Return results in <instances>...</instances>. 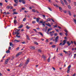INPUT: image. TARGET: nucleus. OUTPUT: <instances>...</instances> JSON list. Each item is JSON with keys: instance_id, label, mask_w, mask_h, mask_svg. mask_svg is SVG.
<instances>
[{"instance_id": "obj_1", "label": "nucleus", "mask_w": 76, "mask_h": 76, "mask_svg": "<svg viewBox=\"0 0 76 76\" xmlns=\"http://www.w3.org/2000/svg\"><path fill=\"white\" fill-rule=\"evenodd\" d=\"M42 57V58L44 59V61H45L46 58H47V56H46L43 55Z\"/></svg>"}, {"instance_id": "obj_2", "label": "nucleus", "mask_w": 76, "mask_h": 76, "mask_svg": "<svg viewBox=\"0 0 76 76\" xmlns=\"http://www.w3.org/2000/svg\"><path fill=\"white\" fill-rule=\"evenodd\" d=\"M59 38V37L58 36H57L56 37V39H55V42H58V39Z\"/></svg>"}, {"instance_id": "obj_3", "label": "nucleus", "mask_w": 76, "mask_h": 76, "mask_svg": "<svg viewBox=\"0 0 76 76\" xmlns=\"http://www.w3.org/2000/svg\"><path fill=\"white\" fill-rule=\"evenodd\" d=\"M7 9H13V7L12 6H8L7 7Z\"/></svg>"}, {"instance_id": "obj_4", "label": "nucleus", "mask_w": 76, "mask_h": 76, "mask_svg": "<svg viewBox=\"0 0 76 76\" xmlns=\"http://www.w3.org/2000/svg\"><path fill=\"white\" fill-rule=\"evenodd\" d=\"M22 52H20L17 54L16 55V57H18L19 56H20L21 54H22Z\"/></svg>"}, {"instance_id": "obj_5", "label": "nucleus", "mask_w": 76, "mask_h": 76, "mask_svg": "<svg viewBox=\"0 0 76 76\" xmlns=\"http://www.w3.org/2000/svg\"><path fill=\"white\" fill-rule=\"evenodd\" d=\"M63 44H62V45H64L66 43V40H64L63 41Z\"/></svg>"}, {"instance_id": "obj_6", "label": "nucleus", "mask_w": 76, "mask_h": 76, "mask_svg": "<svg viewBox=\"0 0 76 76\" xmlns=\"http://www.w3.org/2000/svg\"><path fill=\"white\" fill-rule=\"evenodd\" d=\"M30 48L31 49V50H35V47L34 46H32V47H30Z\"/></svg>"}, {"instance_id": "obj_7", "label": "nucleus", "mask_w": 76, "mask_h": 76, "mask_svg": "<svg viewBox=\"0 0 76 76\" xmlns=\"http://www.w3.org/2000/svg\"><path fill=\"white\" fill-rule=\"evenodd\" d=\"M67 44L68 46H70L71 45V42H70L69 41L68 42Z\"/></svg>"}, {"instance_id": "obj_8", "label": "nucleus", "mask_w": 76, "mask_h": 76, "mask_svg": "<svg viewBox=\"0 0 76 76\" xmlns=\"http://www.w3.org/2000/svg\"><path fill=\"white\" fill-rule=\"evenodd\" d=\"M14 1L16 4H18V0H14Z\"/></svg>"}, {"instance_id": "obj_9", "label": "nucleus", "mask_w": 76, "mask_h": 76, "mask_svg": "<svg viewBox=\"0 0 76 76\" xmlns=\"http://www.w3.org/2000/svg\"><path fill=\"white\" fill-rule=\"evenodd\" d=\"M29 62V59H27V60L26 61V63H25L26 65H27V64H28V63Z\"/></svg>"}, {"instance_id": "obj_10", "label": "nucleus", "mask_w": 76, "mask_h": 76, "mask_svg": "<svg viewBox=\"0 0 76 76\" xmlns=\"http://www.w3.org/2000/svg\"><path fill=\"white\" fill-rule=\"evenodd\" d=\"M10 45L11 47H13V44L11 42H10Z\"/></svg>"}, {"instance_id": "obj_11", "label": "nucleus", "mask_w": 76, "mask_h": 76, "mask_svg": "<svg viewBox=\"0 0 76 76\" xmlns=\"http://www.w3.org/2000/svg\"><path fill=\"white\" fill-rule=\"evenodd\" d=\"M63 1H64L65 4H66V5H67V4H68L67 3V1H66V0H63Z\"/></svg>"}, {"instance_id": "obj_12", "label": "nucleus", "mask_w": 76, "mask_h": 76, "mask_svg": "<svg viewBox=\"0 0 76 76\" xmlns=\"http://www.w3.org/2000/svg\"><path fill=\"white\" fill-rule=\"evenodd\" d=\"M26 28H27V29H29V28H31V27H29L27 25L26 26Z\"/></svg>"}, {"instance_id": "obj_13", "label": "nucleus", "mask_w": 76, "mask_h": 76, "mask_svg": "<svg viewBox=\"0 0 76 76\" xmlns=\"http://www.w3.org/2000/svg\"><path fill=\"white\" fill-rule=\"evenodd\" d=\"M17 23V21H16V19H15L14 20V23L15 24H16Z\"/></svg>"}, {"instance_id": "obj_14", "label": "nucleus", "mask_w": 76, "mask_h": 76, "mask_svg": "<svg viewBox=\"0 0 76 76\" xmlns=\"http://www.w3.org/2000/svg\"><path fill=\"white\" fill-rule=\"evenodd\" d=\"M23 66V64H20L19 66H18V67H22Z\"/></svg>"}, {"instance_id": "obj_15", "label": "nucleus", "mask_w": 76, "mask_h": 76, "mask_svg": "<svg viewBox=\"0 0 76 76\" xmlns=\"http://www.w3.org/2000/svg\"><path fill=\"white\" fill-rule=\"evenodd\" d=\"M22 27H23V25H20V26H19L18 28H22Z\"/></svg>"}, {"instance_id": "obj_16", "label": "nucleus", "mask_w": 76, "mask_h": 76, "mask_svg": "<svg viewBox=\"0 0 76 76\" xmlns=\"http://www.w3.org/2000/svg\"><path fill=\"white\" fill-rule=\"evenodd\" d=\"M14 41H15V42H20V41L15 39V40H14Z\"/></svg>"}, {"instance_id": "obj_17", "label": "nucleus", "mask_w": 76, "mask_h": 76, "mask_svg": "<svg viewBox=\"0 0 76 76\" xmlns=\"http://www.w3.org/2000/svg\"><path fill=\"white\" fill-rule=\"evenodd\" d=\"M61 4H62V5H64V3H63V1H62L61 0Z\"/></svg>"}, {"instance_id": "obj_18", "label": "nucleus", "mask_w": 76, "mask_h": 76, "mask_svg": "<svg viewBox=\"0 0 76 76\" xmlns=\"http://www.w3.org/2000/svg\"><path fill=\"white\" fill-rule=\"evenodd\" d=\"M32 10H33V12H37V13H38V11H35V9H33Z\"/></svg>"}, {"instance_id": "obj_19", "label": "nucleus", "mask_w": 76, "mask_h": 76, "mask_svg": "<svg viewBox=\"0 0 76 76\" xmlns=\"http://www.w3.org/2000/svg\"><path fill=\"white\" fill-rule=\"evenodd\" d=\"M46 25H47V26H49V27H51L50 24V23H48V24H46Z\"/></svg>"}, {"instance_id": "obj_20", "label": "nucleus", "mask_w": 76, "mask_h": 76, "mask_svg": "<svg viewBox=\"0 0 76 76\" xmlns=\"http://www.w3.org/2000/svg\"><path fill=\"white\" fill-rule=\"evenodd\" d=\"M71 67V65H69L68 67V69L70 70V68Z\"/></svg>"}, {"instance_id": "obj_21", "label": "nucleus", "mask_w": 76, "mask_h": 76, "mask_svg": "<svg viewBox=\"0 0 76 76\" xmlns=\"http://www.w3.org/2000/svg\"><path fill=\"white\" fill-rule=\"evenodd\" d=\"M48 63H49V62L50 61V57L48 58Z\"/></svg>"}, {"instance_id": "obj_22", "label": "nucleus", "mask_w": 76, "mask_h": 76, "mask_svg": "<svg viewBox=\"0 0 76 76\" xmlns=\"http://www.w3.org/2000/svg\"><path fill=\"white\" fill-rule=\"evenodd\" d=\"M59 8L60 9V10L61 12H62V8H61V7H59Z\"/></svg>"}, {"instance_id": "obj_23", "label": "nucleus", "mask_w": 76, "mask_h": 76, "mask_svg": "<svg viewBox=\"0 0 76 76\" xmlns=\"http://www.w3.org/2000/svg\"><path fill=\"white\" fill-rule=\"evenodd\" d=\"M50 30H52V28H49L48 29V32H50Z\"/></svg>"}, {"instance_id": "obj_24", "label": "nucleus", "mask_w": 76, "mask_h": 76, "mask_svg": "<svg viewBox=\"0 0 76 76\" xmlns=\"http://www.w3.org/2000/svg\"><path fill=\"white\" fill-rule=\"evenodd\" d=\"M22 3L23 4H25V1L24 0H23V1H22Z\"/></svg>"}, {"instance_id": "obj_25", "label": "nucleus", "mask_w": 76, "mask_h": 76, "mask_svg": "<svg viewBox=\"0 0 76 76\" xmlns=\"http://www.w3.org/2000/svg\"><path fill=\"white\" fill-rule=\"evenodd\" d=\"M34 44H36V45H38V43L37 42H34Z\"/></svg>"}, {"instance_id": "obj_26", "label": "nucleus", "mask_w": 76, "mask_h": 76, "mask_svg": "<svg viewBox=\"0 0 76 76\" xmlns=\"http://www.w3.org/2000/svg\"><path fill=\"white\" fill-rule=\"evenodd\" d=\"M39 19L38 18H36V21L37 22H39Z\"/></svg>"}, {"instance_id": "obj_27", "label": "nucleus", "mask_w": 76, "mask_h": 76, "mask_svg": "<svg viewBox=\"0 0 76 76\" xmlns=\"http://www.w3.org/2000/svg\"><path fill=\"white\" fill-rule=\"evenodd\" d=\"M26 38L27 39H28V40H30V39H29V37L27 35L26 36Z\"/></svg>"}, {"instance_id": "obj_28", "label": "nucleus", "mask_w": 76, "mask_h": 76, "mask_svg": "<svg viewBox=\"0 0 76 76\" xmlns=\"http://www.w3.org/2000/svg\"><path fill=\"white\" fill-rule=\"evenodd\" d=\"M73 22H74L76 24V20L75 19H73Z\"/></svg>"}, {"instance_id": "obj_29", "label": "nucleus", "mask_w": 76, "mask_h": 76, "mask_svg": "<svg viewBox=\"0 0 76 76\" xmlns=\"http://www.w3.org/2000/svg\"><path fill=\"white\" fill-rule=\"evenodd\" d=\"M56 47V45H53L51 46V47L52 48H55Z\"/></svg>"}, {"instance_id": "obj_30", "label": "nucleus", "mask_w": 76, "mask_h": 76, "mask_svg": "<svg viewBox=\"0 0 76 76\" xmlns=\"http://www.w3.org/2000/svg\"><path fill=\"white\" fill-rule=\"evenodd\" d=\"M39 34H40V35H41V36H42V37H43V35L42 34V33L39 32Z\"/></svg>"}, {"instance_id": "obj_31", "label": "nucleus", "mask_w": 76, "mask_h": 76, "mask_svg": "<svg viewBox=\"0 0 76 76\" xmlns=\"http://www.w3.org/2000/svg\"><path fill=\"white\" fill-rule=\"evenodd\" d=\"M43 23V21L41 20L40 22L39 23V24H40V23Z\"/></svg>"}, {"instance_id": "obj_32", "label": "nucleus", "mask_w": 76, "mask_h": 76, "mask_svg": "<svg viewBox=\"0 0 76 76\" xmlns=\"http://www.w3.org/2000/svg\"><path fill=\"white\" fill-rule=\"evenodd\" d=\"M6 53H10V51H9V50H8L7 51H6Z\"/></svg>"}, {"instance_id": "obj_33", "label": "nucleus", "mask_w": 76, "mask_h": 76, "mask_svg": "<svg viewBox=\"0 0 76 76\" xmlns=\"http://www.w3.org/2000/svg\"><path fill=\"white\" fill-rule=\"evenodd\" d=\"M16 14H18V12H14V14H13V15H16Z\"/></svg>"}, {"instance_id": "obj_34", "label": "nucleus", "mask_w": 76, "mask_h": 76, "mask_svg": "<svg viewBox=\"0 0 76 76\" xmlns=\"http://www.w3.org/2000/svg\"><path fill=\"white\" fill-rule=\"evenodd\" d=\"M8 61L7 60L5 61V64H7V63H8Z\"/></svg>"}, {"instance_id": "obj_35", "label": "nucleus", "mask_w": 76, "mask_h": 76, "mask_svg": "<svg viewBox=\"0 0 76 76\" xmlns=\"http://www.w3.org/2000/svg\"><path fill=\"white\" fill-rule=\"evenodd\" d=\"M15 34L16 35H19L20 34L18 32H15Z\"/></svg>"}, {"instance_id": "obj_36", "label": "nucleus", "mask_w": 76, "mask_h": 76, "mask_svg": "<svg viewBox=\"0 0 76 76\" xmlns=\"http://www.w3.org/2000/svg\"><path fill=\"white\" fill-rule=\"evenodd\" d=\"M38 52H39V53H41V52H42V51L41 50H38Z\"/></svg>"}, {"instance_id": "obj_37", "label": "nucleus", "mask_w": 76, "mask_h": 76, "mask_svg": "<svg viewBox=\"0 0 76 76\" xmlns=\"http://www.w3.org/2000/svg\"><path fill=\"white\" fill-rule=\"evenodd\" d=\"M16 37H17V38H20V36H18V35H17L16 36Z\"/></svg>"}, {"instance_id": "obj_38", "label": "nucleus", "mask_w": 76, "mask_h": 76, "mask_svg": "<svg viewBox=\"0 0 76 76\" xmlns=\"http://www.w3.org/2000/svg\"><path fill=\"white\" fill-rule=\"evenodd\" d=\"M68 13L69 14V15H72V14H71V13H70V11H68Z\"/></svg>"}, {"instance_id": "obj_39", "label": "nucleus", "mask_w": 76, "mask_h": 76, "mask_svg": "<svg viewBox=\"0 0 76 76\" xmlns=\"http://www.w3.org/2000/svg\"><path fill=\"white\" fill-rule=\"evenodd\" d=\"M0 6H3V3H0Z\"/></svg>"}, {"instance_id": "obj_40", "label": "nucleus", "mask_w": 76, "mask_h": 76, "mask_svg": "<svg viewBox=\"0 0 76 76\" xmlns=\"http://www.w3.org/2000/svg\"><path fill=\"white\" fill-rule=\"evenodd\" d=\"M53 5L54 6H55L57 7H58V6H57V4H53Z\"/></svg>"}, {"instance_id": "obj_41", "label": "nucleus", "mask_w": 76, "mask_h": 76, "mask_svg": "<svg viewBox=\"0 0 76 76\" xmlns=\"http://www.w3.org/2000/svg\"><path fill=\"white\" fill-rule=\"evenodd\" d=\"M19 1L20 3H21V2H22L23 0H19Z\"/></svg>"}, {"instance_id": "obj_42", "label": "nucleus", "mask_w": 76, "mask_h": 76, "mask_svg": "<svg viewBox=\"0 0 76 76\" xmlns=\"http://www.w3.org/2000/svg\"><path fill=\"white\" fill-rule=\"evenodd\" d=\"M26 18H23V21L24 22H25V20H26Z\"/></svg>"}, {"instance_id": "obj_43", "label": "nucleus", "mask_w": 76, "mask_h": 76, "mask_svg": "<svg viewBox=\"0 0 76 76\" xmlns=\"http://www.w3.org/2000/svg\"><path fill=\"white\" fill-rule=\"evenodd\" d=\"M11 50V47H9L8 48V50Z\"/></svg>"}, {"instance_id": "obj_44", "label": "nucleus", "mask_w": 76, "mask_h": 76, "mask_svg": "<svg viewBox=\"0 0 76 76\" xmlns=\"http://www.w3.org/2000/svg\"><path fill=\"white\" fill-rule=\"evenodd\" d=\"M47 21H50V18H49L47 19Z\"/></svg>"}, {"instance_id": "obj_45", "label": "nucleus", "mask_w": 76, "mask_h": 76, "mask_svg": "<svg viewBox=\"0 0 76 76\" xmlns=\"http://www.w3.org/2000/svg\"><path fill=\"white\" fill-rule=\"evenodd\" d=\"M68 7L69 9H71V7H70V5H68Z\"/></svg>"}, {"instance_id": "obj_46", "label": "nucleus", "mask_w": 76, "mask_h": 76, "mask_svg": "<svg viewBox=\"0 0 76 76\" xmlns=\"http://www.w3.org/2000/svg\"><path fill=\"white\" fill-rule=\"evenodd\" d=\"M36 23V21H35L32 22V23H33V24L35 23Z\"/></svg>"}, {"instance_id": "obj_47", "label": "nucleus", "mask_w": 76, "mask_h": 76, "mask_svg": "<svg viewBox=\"0 0 76 76\" xmlns=\"http://www.w3.org/2000/svg\"><path fill=\"white\" fill-rule=\"evenodd\" d=\"M70 69H68V70L67 71V73H69V72H70Z\"/></svg>"}, {"instance_id": "obj_48", "label": "nucleus", "mask_w": 76, "mask_h": 76, "mask_svg": "<svg viewBox=\"0 0 76 76\" xmlns=\"http://www.w3.org/2000/svg\"><path fill=\"white\" fill-rule=\"evenodd\" d=\"M45 23V22H44V23H42V25L43 26H44V27H45V24H44V23Z\"/></svg>"}, {"instance_id": "obj_49", "label": "nucleus", "mask_w": 76, "mask_h": 76, "mask_svg": "<svg viewBox=\"0 0 76 76\" xmlns=\"http://www.w3.org/2000/svg\"><path fill=\"white\" fill-rule=\"evenodd\" d=\"M14 6L15 7V6H17V4H14Z\"/></svg>"}, {"instance_id": "obj_50", "label": "nucleus", "mask_w": 76, "mask_h": 76, "mask_svg": "<svg viewBox=\"0 0 76 76\" xmlns=\"http://www.w3.org/2000/svg\"><path fill=\"white\" fill-rule=\"evenodd\" d=\"M54 31H52V32H50V34H51V33H54Z\"/></svg>"}, {"instance_id": "obj_51", "label": "nucleus", "mask_w": 76, "mask_h": 76, "mask_svg": "<svg viewBox=\"0 0 76 76\" xmlns=\"http://www.w3.org/2000/svg\"><path fill=\"white\" fill-rule=\"evenodd\" d=\"M72 51H75V48H73L72 49Z\"/></svg>"}, {"instance_id": "obj_52", "label": "nucleus", "mask_w": 76, "mask_h": 76, "mask_svg": "<svg viewBox=\"0 0 76 76\" xmlns=\"http://www.w3.org/2000/svg\"><path fill=\"white\" fill-rule=\"evenodd\" d=\"M64 53H65V54H68V53H67V52H66V51L64 50Z\"/></svg>"}, {"instance_id": "obj_53", "label": "nucleus", "mask_w": 76, "mask_h": 76, "mask_svg": "<svg viewBox=\"0 0 76 76\" xmlns=\"http://www.w3.org/2000/svg\"><path fill=\"white\" fill-rule=\"evenodd\" d=\"M59 35H63V33H59Z\"/></svg>"}, {"instance_id": "obj_54", "label": "nucleus", "mask_w": 76, "mask_h": 76, "mask_svg": "<svg viewBox=\"0 0 76 76\" xmlns=\"http://www.w3.org/2000/svg\"><path fill=\"white\" fill-rule=\"evenodd\" d=\"M53 38H54L53 37H52L51 38H50V39L51 40V41H52V40H53Z\"/></svg>"}, {"instance_id": "obj_55", "label": "nucleus", "mask_w": 76, "mask_h": 76, "mask_svg": "<svg viewBox=\"0 0 76 76\" xmlns=\"http://www.w3.org/2000/svg\"><path fill=\"white\" fill-rule=\"evenodd\" d=\"M52 68L54 70H56V69L54 68V67H53Z\"/></svg>"}, {"instance_id": "obj_56", "label": "nucleus", "mask_w": 76, "mask_h": 76, "mask_svg": "<svg viewBox=\"0 0 76 76\" xmlns=\"http://www.w3.org/2000/svg\"><path fill=\"white\" fill-rule=\"evenodd\" d=\"M6 55H4V56L2 57V58H4V57H6Z\"/></svg>"}, {"instance_id": "obj_57", "label": "nucleus", "mask_w": 76, "mask_h": 76, "mask_svg": "<svg viewBox=\"0 0 76 76\" xmlns=\"http://www.w3.org/2000/svg\"><path fill=\"white\" fill-rule=\"evenodd\" d=\"M21 43L22 44H25V42L24 41L23 42H21Z\"/></svg>"}, {"instance_id": "obj_58", "label": "nucleus", "mask_w": 76, "mask_h": 76, "mask_svg": "<svg viewBox=\"0 0 76 76\" xmlns=\"http://www.w3.org/2000/svg\"><path fill=\"white\" fill-rule=\"evenodd\" d=\"M33 30L34 31H35L36 32H37V30H36V29H34Z\"/></svg>"}, {"instance_id": "obj_59", "label": "nucleus", "mask_w": 76, "mask_h": 76, "mask_svg": "<svg viewBox=\"0 0 76 76\" xmlns=\"http://www.w3.org/2000/svg\"><path fill=\"white\" fill-rule=\"evenodd\" d=\"M59 45H61V46H62V43H61L59 44Z\"/></svg>"}, {"instance_id": "obj_60", "label": "nucleus", "mask_w": 76, "mask_h": 76, "mask_svg": "<svg viewBox=\"0 0 76 76\" xmlns=\"http://www.w3.org/2000/svg\"><path fill=\"white\" fill-rule=\"evenodd\" d=\"M22 10H25V8H22Z\"/></svg>"}, {"instance_id": "obj_61", "label": "nucleus", "mask_w": 76, "mask_h": 76, "mask_svg": "<svg viewBox=\"0 0 76 76\" xmlns=\"http://www.w3.org/2000/svg\"><path fill=\"white\" fill-rule=\"evenodd\" d=\"M13 35H16L15 32V33L13 32Z\"/></svg>"}, {"instance_id": "obj_62", "label": "nucleus", "mask_w": 76, "mask_h": 76, "mask_svg": "<svg viewBox=\"0 0 76 76\" xmlns=\"http://www.w3.org/2000/svg\"><path fill=\"white\" fill-rule=\"evenodd\" d=\"M10 58H8L7 59V61H9V60H10Z\"/></svg>"}, {"instance_id": "obj_63", "label": "nucleus", "mask_w": 76, "mask_h": 76, "mask_svg": "<svg viewBox=\"0 0 76 76\" xmlns=\"http://www.w3.org/2000/svg\"><path fill=\"white\" fill-rule=\"evenodd\" d=\"M65 32H66V33H67V30H65Z\"/></svg>"}, {"instance_id": "obj_64", "label": "nucleus", "mask_w": 76, "mask_h": 76, "mask_svg": "<svg viewBox=\"0 0 76 76\" xmlns=\"http://www.w3.org/2000/svg\"><path fill=\"white\" fill-rule=\"evenodd\" d=\"M54 35H55V36H57V33L55 34Z\"/></svg>"}]
</instances>
